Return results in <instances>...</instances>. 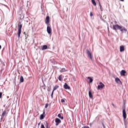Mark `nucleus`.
<instances>
[{
    "mask_svg": "<svg viewBox=\"0 0 128 128\" xmlns=\"http://www.w3.org/2000/svg\"><path fill=\"white\" fill-rule=\"evenodd\" d=\"M22 25L20 23V24H18V38H20V34H22Z\"/></svg>",
    "mask_w": 128,
    "mask_h": 128,
    "instance_id": "f257e3e1",
    "label": "nucleus"
},
{
    "mask_svg": "<svg viewBox=\"0 0 128 128\" xmlns=\"http://www.w3.org/2000/svg\"><path fill=\"white\" fill-rule=\"evenodd\" d=\"M119 30H120V32H127V30L126 28L122 26H120L119 27Z\"/></svg>",
    "mask_w": 128,
    "mask_h": 128,
    "instance_id": "f03ea898",
    "label": "nucleus"
},
{
    "mask_svg": "<svg viewBox=\"0 0 128 128\" xmlns=\"http://www.w3.org/2000/svg\"><path fill=\"white\" fill-rule=\"evenodd\" d=\"M100 85H98L97 87V89L98 90H100V88H104V84L102 82H100L99 83Z\"/></svg>",
    "mask_w": 128,
    "mask_h": 128,
    "instance_id": "7ed1b4c3",
    "label": "nucleus"
},
{
    "mask_svg": "<svg viewBox=\"0 0 128 128\" xmlns=\"http://www.w3.org/2000/svg\"><path fill=\"white\" fill-rule=\"evenodd\" d=\"M120 26L118 24H115L112 26V28L114 30H120Z\"/></svg>",
    "mask_w": 128,
    "mask_h": 128,
    "instance_id": "20e7f679",
    "label": "nucleus"
},
{
    "mask_svg": "<svg viewBox=\"0 0 128 128\" xmlns=\"http://www.w3.org/2000/svg\"><path fill=\"white\" fill-rule=\"evenodd\" d=\"M122 116L124 120H126V110L124 109H123L122 110Z\"/></svg>",
    "mask_w": 128,
    "mask_h": 128,
    "instance_id": "39448f33",
    "label": "nucleus"
},
{
    "mask_svg": "<svg viewBox=\"0 0 128 128\" xmlns=\"http://www.w3.org/2000/svg\"><path fill=\"white\" fill-rule=\"evenodd\" d=\"M55 122H56V126H58V124L62 122V121L58 118H56L55 120Z\"/></svg>",
    "mask_w": 128,
    "mask_h": 128,
    "instance_id": "423d86ee",
    "label": "nucleus"
},
{
    "mask_svg": "<svg viewBox=\"0 0 128 128\" xmlns=\"http://www.w3.org/2000/svg\"><path fill=\"white\" fill-rule=\"evenodd\" d=\"M59 86L58 85L55 86L54 88H53V90L52 94V96L54 95V90H58V88Z\"/></svg>",
    "mask_w": 128,
    "mask_h": 128,
    "instance_id": "0eeeda50",
    "label": "nucleus"
},
{
    "mask_svg": "<svg viewBox=\"0 0 128 128\" xmlns=\"http://www.w3.org/2000/svg\"><path fill=\"white\" fill-rule=\"evenodd\" d=\"M64 88L65 90H70V87L68 86V85L66 83L64 84Z\"/></svg>",
    "mask_w": 128,
    "mask_h": 128,
    "instance_id": "6e6552de",
    "label": "nucleus"
},
{
    "mask_svg": "<svg viewBox=\"0 0 128 128\" xmlns=\"http://www.w3.org/2000/svg\"><path fill=\"white\" fill-rule=\"evenodd\" d=\"M47 32L50 34H52V28L50 26H47Z\"/></svg>",
    "mask_w": 128,
    "mask_h": 128,
    "instance_id": "1a4fd4ad",
    "label": "nucleus"
},
{
    "mask_svg": "<svg viewBox=\"0 0 128 128\" xmlns=\"http://www.w3.org/2000/svg\"><path fill=\"white\" fill-rule=\"evenodd\" d=\"M45 22H46V24H50V16H47L46 18Z\"/></svg>",
    "mask_w": 128,
    "mask_h": 128,
    "instance_id": "9d476101",
    "label": "nucleus"
},
{
    "mask_svg": "<svg viewBox=\"0 0 128 128\" xmlns=\"http://www.w3.org/2000/svg\"><path fill=\"white\" fill-rule=\"evenodd\" d=\"M87 54L88 55V58H90V60H92V53H90V50H87Z\"/></svg>",
    "mask_w": 128,
    "mask_h": 128,
    "instance_id": "9b49d317",
    "label": "nucleus"
},
{
    "mask_svg": "<svg viewBox=\"0 0 128 128\" xmlns=\"http://www.w3.org/2000/svg\"><path fill=\"white\" fill-rule=\"evenodd\" d=\"M120 52H124V46H120Z\"/></svg>",
    "mask_w": 128,
    "mask_h": 128,
    "instance_id": "f8f14e48",
    "label": "nucleus"
},
{
    "mask_svg": "<svg viewBox=\"0 0 128 128\" xmlns=\"http://www.w3.org/2000/svg\"><path fill=\"white\" fill-rule=\"evenodd\" d=\"M88 79L89 80V84H92V81L94 80L92 77H88Z\"/></svg>",
    "mask_w": 128,
    "mask_h": 128,
    "instance_id": "ddd939ff",
    "label": "nucleus"
},
{
    "mask_svg": "<svg viewBox=\"0 0 128 128\" xmlns=\"http://www.w3.org/2000/svg\"><path fill=\"white\" fill-rule=\"evenodd\" d=\"M115 81L116 82H118V84H120V82H121L120 80L118 78H116Z\"/></svg>",
    "mask_w": 128,
    "mask_h": 128,
    "instance_id": "4468645a",
    "label": "nucleus"
},
{
    "mask_svg": "<svg viewBox=\"0 0 128 128\" xmlns=\"http://www.w3.org/2000/svg\"><path fill=\"white\" fill-rule=\"evenodd\" d=\"M88 96H89L90 98H92L93 96H92V91H89Z\"/></svg>",
    "mask_w": 128,
    "mask_h": 128,
    "instance_id": "2eb2a0df",
    "label": "nucleus"
},
{
    "mask_svg": "<svg viewBox=\"0 0 128 128\" xmlns=\"http://www.w3.org/2000/svg\"><path fill=\"white\" fill-rule=\"evenodd\" d=\"M126 74V70H122L120 72V76H125Z\"/></svg>",
    "mask_w": 128,
    "mask_h": 128,
    "instance_id": "dca6fc26",
    "label": "nucleus"
},
{
    "mask_svg": "<svg viewBox=\"0 0 128 128\" xmlns=\"http://www.w3.org/2000/svg\"><path fill=\"white\" fill-rule=\"evenodd\" d=\"M47 48H48V46L44 45L42 46V50H46Z\"/></svg>",
    "mask_w": 128,
    "mask_h": 128,
    "instance_id": "f3484780",
    "label": "nucleus"
},
{
    "mask_svg": "<svg viewBox=\"0 0 128 128\" xmlns=\"http://www.w3.org/2000/svg\"><path fill=\"white\" fill-rule=\"evenodd\" d=\"M58 118H60L61 120H64V116L61 114H58Z\"/></svg>",
    "mask_w": 128,
    "mask_h": 128,
    "instance_id": "a211bd4d",
    "label": "nucleus"
},
{
    "mask_svg": "<svg viewBox=\"0 0 128 128\" xmlns=\"http://www.w3.org/2000/svg\"><path fill=\"white\" fill-rule=\"evenodd\" d=\"M68 72V70L64 68H62L60 70V72Z\"/></svg>",
    "mask_w": 128,
    "mask_h": 128,
    "instance_id": "6ab92c4d",
    "label": "nucleus"
},
{
    "mask_svg": "<svg viewBox=\"0 0 128 128\" xmlns=\"http://www.w3.org/2000/svg\"><path fill=\"white\" fill-rule=\"evenodd\" d=\"M92 4L94 6H96V2L95 0H92Z\"/></svg>",
    "mask_w": 128,
    "mask_h": 128,
    "instance_id": "aec40b11",
    "label": "nucleus"
},
{
    "mask_svg": "<svg viewBox=\"0 0 128 128\" xmlns=\"http://www.w3.org/2000/svg\"><path fill=\"white\" fill-rule=\"evenodd\" d=\"M44 114L40 115V120H44Z\"/></svg>",
    "mask_w": 128,
    "mask_h": 128,
    "instance_id": "412c9836",
    "label": "nucleus"
},
{
    "mask_svg": "<svg viewBox=\"0 0 128 128\" xmlns=\"http://www.w3.org/2000/svg\"><path fill=\"white\" fill-rule=\"evenodd\" d=\"M20 82H24V77L22 76L20 77Z\"/></svg>",
    "mask_w": 128,
    "mask_h": 128,
    "instance_id": "4be33fe9",
    "label": "nucleus"
},
{
    "mask_svg": "<svg viewBox=\"0 0 128 128\" xmlns=\"http://www.w3.org/2000/svg\"><path fill=\"white\" fill-rule=\"evenodd\" d=\"M62 75H60L58 78V80L60 81H62Z\"/></svg>",
    "mask_w": 128,
    "mask_h": 128,
    "instance_id": "5701e85b",
    "label": "nucleus"
},
{
    "mask_svg": "<svg viewBox=\"0 0 128 128\" xmlns=\"http://www.w3.org/2000/svg\"><path fill=\"white\" fill-rule=\"evenodd\" d=\"M6 111H4L3 112V113L2 114V118H4V116H6Z\"/></svg>",
    "mask_w": 128,
    "mask_h": 128,
    "instance_id": "b1692460",
    "label": "nucleus"
},
{
    "mask_svg": "<svg viewBox=\"0 0 128 128\" xmlns=\"http://www.w3.org/2000/svg\"><path fill=\"white\" fill-rule=\"evenodd\" d=\"M99 6L100 8V10H101L102 12V4H100V2H99Z\"/></svg>",
    "mask_w": 128,
    "mask_h": 128,
    "instance_id": "393cba45",
    "label": "nucleus"
},
{
    "mask_svg": "<svg viewBox=\"0 0 128 128\" xmlns=\"http://www.w3.org/2000/svg\"><path fill=\"white\" fill-rule=\"evenodd\" d=\"M48 104H46V106H45V108H48Z\"/></svg>",
    "mask_w": 128,
    "mask_h": 128,
    "instance_id": "a878e982",
    "label": "nucleus"
},
{
    "mask_svg": "<svg viewBox=\"0 0 128 128\" xmlns=\"http://www.w3.org/2000/svg\"><path fill=\"white\" fill-rule=\"evenodd\" d=\"M41 128H44V124H42L41 126Z\"/></svg>",
    "mask_w": 128,
    "mask_h": 128,
    "instance_id": "bb28decb",
    "label": "nucleus"
},
{
    "mask_svg": "<svg viewBox=\"0 0 128 128\" xmlns=\"http://www.w3.org/2000/svg\"><path fill=\"white\" fill-rule=\"evenodd\" d=\"M2 92H0V98H2Z\"/></svg>",
    "mask_w": 128,
    "mask_h": 128,
    "instance_id": "cd10ccee",
    "label": "nucleus"
},
{
    "mask_svg": "<svg viewBox=\"0 0 128 128\" xmlns=\"http://www.w3.org/2000/svg\"><path fill=\"white\" fill-rule=\"evenodd\" d=\"M65 100L64 99L61 100V102H64Z\"/></svg>",
    "mask_w": 128,
    "mask_h": 128,
    "instance_id": "c85d7f7f",
    "label": "nucleus"
},
{
    "mask_svg": "<svg viewBox=\"0 0 128 128\" xmlns=\"http://www.w3.org/2000/svg\"><path fill=\"white\" fill-rule=\"evenodd\" d=\"M90 16H94V14H92V12H90Z\"/></svg>",
    "mask_w": 128,
    "mask_h": 128,
    "instance_id": "c756f323",
    "label": "nucleus"
},
{
    "mask_svg": "<svg viewBox=\"0 0 128 128\" xmlns=\"http://www.w3.org/2000/svg\"><path fill=\"white\" fill-rule=\"evenodd\" d=\"M120 2H124V0H120Z\"/></svg>",
    "mask_w": 128,
    "mask_h": 128,
    "instance_id": "7c9ffc66",
    "label": "nucleus"
},
{
    "mask_svg": "<svg viewBox=\"0 0 128 128\" xmlns=\"http://www.w3.org/2000/svg\"><path fill=\"white\" fill-rule=\"evenodd\" d=\"M112 106H114V104H112Z\"/></svg>",
    "mask_w": 128,
    "mask_h": 128,
    "instance_id": "2f4dec72",
    "label": "nucleus"
},
{
    "mask_svg": "<svg viewBox=\"0 0 128 128\" xmlns=\"http://www.w3.org/2000/svg\"><path fill=\"white\" fill-rule=\"evenodd\" d=\"M2 48V46L0 45V50Z\"/></svg>",
    "mask_w": 128,
    "mask_h": 128,
    "instance_id": "473e14b6",
    "label": "nucleus"
},
{
    "mask_svg": "<svg viewBox=\"0 0 128 128\" xmlns=\"http://www.w3.org/2000/svg\"><path fill=\"white\" fill-rule=\"evenodd\" d=\"M43 114H44V112H43Z\"/></svg>",
    "mask_w": 128,
    "mask_h": 128,
    "instance_id": "72a5a7b5",
    "label": "nucleus"
},
{
    "mask_svg": "<svg viewBox=\"0 0 128 128\" xmlns=\"http://www.w3.org/2000/svg\"><path fill=\"white\" fill-rule=\"evenodd\" d=\"M46 128H48V125H46Z\"/></svg>",
    "mask_w": 128,
    "mask_h": 128,
    "instance_id": "f704fd0d",
    "label": "nucleus"
},
{
    "mask_svg": "<svg viewBox=\"0 0 128 128\" xmlns=\"http://www.w3.org/2000/svg\"><path fill=\"white\" fill-rule=\"evenodd\" d=\"M98 0V2H99V0Z\"/></svg>",
    "mask_w": 128,
    "mask_h": 128,
    "instance_id": "c9c22d12",
    "label": "nucleus"
}]
</instances>
